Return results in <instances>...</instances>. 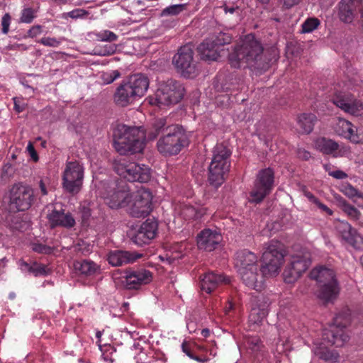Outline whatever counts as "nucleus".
Returning a JSON list of instances; mask_svg holds the SVG:
<instances>
[{
  "label": "nucleus",
  "mask_w": 363,
  "mask_h": 363,
  "mask_svg": "<svg viewBox=\"0 0 363 363\" xmlns=\"http://www.w3.org/2000/svg\"><path fill=\"white\" fill-rule=\"evenodd\" d=\"M277 57L276 48L272 47L264 51L260 41L254 35L249 34L245 36L228 58L231 67L234 68L247 66L262 72L268 69L270 63L276 61Z\"/></svg>",
  "instance_id": "obj_1"
},
{
  "label": "nucleus",
  "mask_w": 363,
  "mask_h": 363,
  "mask_svg": "<svg viewBox=\"0 0 363 363\" xmlns=\"http://www.w3.org/2000/svg\"><path fill=\"white\" fill-rule=\"evenodd\" d=\"M286 252L282 243L277 240H272L265 247L262 254V264L245 269H240L238 272L243 283L250 288L257 291L262 288L264 277L277 276L284 263Z\"/></svg>",
  "instance_id": "obj_2"
},
{
  "label": "nucleus",
  "mask_w": 363,
  "mask_h": 363,
  "mask_svg": "<svg viewBox=\"0 0 363 363\" xmlns=\"http://www.w3.org/2000/svg\"><path fill=\"white\" fill-rule=\"evenodd\" d=\"M154 133H150V139H155L160 133L164 136L157 141V149L164 155H177L182 147L189 145L188 136L183 127L178 124H170L167 118L156 119L153 123Z\"/></svg>",
  "instance_id": "obj_3"
},
{
  "label": "nucleus",
  "mask_w": 363,
  "mask_h": 363,
  "mask_svg": "<svg viewBox=\"0 0 363 363\" xmlns=\"http://www.w3.org/2000/svg\"><path fill=\"white\" fill-rule=\"evenodd\" d=\"M113 146L120 155L141 152L145 146V133L142 127L119 124L113 133Z\"/></svg>",
  "instance_id": "obj_4"
},
{
  "label": "nucleus",
  "mask_w": 363,
  "mask_h": 363,
  "mask_svg": "<svg viewBox=\"0 0 363 363\" xmlns=\"http://www.w3.org/2000/svg\"><path fill=\"white\" fill-rule=\"evenodd\" d=\"M149 79L142 74H136L123 80L113 94L114 103L121 107L128 106L146 93Z\"/></svg>",
  "instance_id": "obj_5"
},
{
  "label": "nucleus",
  "mask_w": 363,
  "mask_h": 363,
  "mask_svg": "<svg viewBox=\"0 0 363 363\" xmlns=\"http://www.w3.org/2000/svg\"><path fill=\"white\" fill-rule=\"evenodd\" d=\"M312 279L316 281L318 286L317 296L325 303H332L337 297L340 288L336 275L333 269L319 266L310 272Z\"/></svg>",
  "instance_id": "obj_6"
},
{
  "label": "nucleus",
  "mask_w": 363,
  "mask_h": 363,
  "mask_svg": "<svg viewBox=\"0 0 363 363\" xmlns=\"http://www.w3.org/2000/svg\"><path fill=\"white\" fill-rule=\"evenodd\" d=\"M230 150L223 144H217L212 151V160L208 167V182L215 186H220L230 170Z\"/></svg>",
  "instance_id": "obj_7"
},
{
  "label": "nucleus",
  "mask_w": 363,
  "mask_h": 363,
  "mask_svg": "<svg viewBox=\"0 0 363 363\" xmlns=\"http://www.w3.org/2000/svg\"><path fill=\"white\" fill-rule=\"evenodd\" d=\"M184 95V88L178 81L169 79L160 84L155 97L150 99L151 104L169 106L179 102Z\"/></svg>",
  "instance_id": "obj_8"
},
{
  "label": "nucleus",
  "mask_w": 363,
  "mask_h": 363,
  "mask_svg": "<svg viewBox=\"0 0 363 363\" xmlns=\"http://www.w3.org/2000/svg\"><path fill=\"white\" fill-rule=\"evenodd\" d=\"M84 168L77 160L67 161L62 174V187L72 195L77 194L82 189Z\"/></svg>",
  "instance_id": "obj_9"
},
{
  "label": "nucleus",
  "mask_w": 363,
  "mask_h": 363,
  "mask_svg": "<svg viewBox=\"0 0 363 363\" xmlns=\"http://www.w3.org/2000/svg\"><path fill=\"white\" fill-rule=\"evenodd\" d=\"M115 172L128 182H147L150 179V169L144 164L127 162L123 159H118L114 163Z\"/></svg>",
  "instance_id": "obj_10"
},
{
  "label": "nucleus",
  "mask_w": 363,
  "mask_h": 363,
  "mask_svg": "<svg viewBox=\"0 0 363 363\" xmlns=\"http://www.w3.org/2000/svg\"><path fill=\"white\" fill-rule=\"evenodd\" d=\"M350 323V317L347 312L338 313L333 320V325L324 332L323 340L336 347L343 346L350 339L344 330Z\"/></svg>",
  "instance_id": "obj_11"
},
{
  "label": "nucleus",
  "mask_w": 363,
  "mask_h": 363,
  "mask_svg": "<svg viewBox=\"0 0 363 363\" xmlns=\"http://www.w3.org/2000/svg\"><path fill=\"white\" fill-rule=\"evenodd\" d=\"M311 255L308 252H301L291 256L284 268L283 277L285 282H296L311 265Z\"/></svg>",
  "instance_id": "obj_12"
},
{
  "label": "nucleus",
  "mask_w": 363,
  "mask_h": 363,
  "mask_svg": "<svg viewBox=\"0 0 363 363\" xmlns=\"http://www.w3.org/2000/svg\"><path fill=\"white\" fill-rule=\"evenodd\" d=\"M152 196L150 191L145 188H140L131 194L130 203L128 206V212L135 218H145L149 215L152 210Z\"/></svg>",
  "instance_id": "obj_13"
},
{
  "label": "nucleus",
  "mask_w": 363,
  "mask_h": 363,
  "mask_svg": "<svg viewBox=\"0 0 363 363\" xmlns=\"http://www.w3.org/2000/svg\"><path fill=\"white\" fill-rule=\"evenodd\" d=\"M9 208L14 211L28 210L34 201L33 190L28 185L18 183L10 190Z\"/></svg>",
  "instance_id": "obj_14"
},
{
  "label": "nucleus",
  "mask_w": 363,
  "mask_h": 363,
  "mask_svg": "<svg viewBox=\"0 0 363 363\" xmlns=\"http://www.w3.org/2000/svg\"><path fill=\"white\" fill-rule=\"evenodd\" d=\"M274 178V174L271 168L264 169L259 172L254 187L250 192L251 202L258 203L271 192L273 188Z\"/></svg>",
  "instance_id": "obj_15"
},
{
  "label": "nucleus",
  "mask_w": 363,
  "mask_h": 363,
  "mask_svg": "<svg viewBox=\"0 0 363 363\" xmlns=\"http://www.w3.org/2000/svg\"><path fill=\"white\" fill-rule=\"evenodd\" d=\"M104 196L107 205L111 208H118L128 206L130 203L131 193L129 187L123 182L116 184L111 183Z\"/></svg>",
  "instance_id": "obj_16"
},
{
  "label": "nucleus",
  "mask_w": 363,
  "mask_h": 363,
  "mask_svg": "<svg viewBox=\"0 0 363 363\" xmlns=\"http://www.w3.org/2000/svg\"><path fill=\"white\" fill-rule=\"evenodd\" d=\"M193 55L191 47L186 45L181 47L173 57V64L184 77H193L196 74V66Z\"/></svg>",
  "instance_id": "obj_17"
},
{
  "label": "nucleus",
  "mask_w": 363,
  "mask_h": 363,
  "mask_svg": "<svg viewBox=\"0 0 363 363\" xmlns=\"http://www.w3.org/2000/svg\"><path fill=\"white\" fill-rule=\"evenodd\" d=\"M152 278V273L146 269H130L125 272L122 284L127 289H138L150 284Z\"/></svg>",
  "instance_id": "obj_18"
},
{
  "label": "nucleus",
  "mask_w": 363,
  "mask_h": 363,
  "mask_svg": "<svg viewBox=\"0 0 363 363\" xmlns=\"http://www.w3.org/2000/svg\"><path fill=\"white\" fill-rule=\"evenodd\" d=\"M332 101L345 113L351 115L357 116L362 113L363 104L350 94H337L333 96Z\"/></svg>",
  "instance_id": "obj_19"
},
{
  "label": "nucleus",
  "mask_w": 363,
  "mask_h": 363,
  "mask_svg": "<svg viewBox=\"0 0 363 363\" xmlns=\"http://www.w3.org/2000/svg\"><path fill=\"white\" fill-rule=\"evenodd\" d=\"M335 229L342 239L357 250L363 249V237L351 225L344 220H337Z\"/></svg>",
  "instance_id": "obj_20"
},
{
  "label": "nucleus",
  "mask_w": 363,
  "mask_h": 363,
  "mask_svg": "<svg viewBox=\"0 0 363 363\" xmlns=\"http://www.w3.org/2000/svg\"><path fill=\"white\" fill-rule=\"evenodd\" d=\"M157 231V223L155 221L147 220L139 230L132 236L131 240L138 246L148 244L153 239Z\"/></svg>",
  "instance_id": "obj_21"
},
{
  "label": "nucleus",
  "mask_w": 363,
  "mask_h": 363,
  "mask_svg": "<svg viewBox=\"0 0 363 363\" xmlns=\"http://www.w3.org/2000/svg\"><path fill=\"white\" fill-rule=\"evenodd\" d=\"M47 218L51 228L56 227L71 228L76 224L72 215L69 212H65L63 209L52 210L51 213L47 216Z\"/></svg>",
  "instance_id": "obj_22"
},
{
  "label": "nucleus",
  "mask_w": 363,
  "mask_h": 363,
  "mask_svg": "<svg viewBox=\"0 0 363 363\" xmlns=\"http://www.w3.org/2000/svg\"><path fill=\"white\" fill-rule=\"evenodd\" d=\"M221 240V235L211 229L203 230L197 236V245L199 249L213 251Z\"/></svg>",
  "instance_id": "obj_23"
},
{
  "label": "nucleus",
  "mask_w": 363,
  "mask_h": 363,
  "mask_svg": "<svg viewBox=\"0 0 363 363\" xmlns=\"http://www.w3.org/2000/svg\"><path fill=\"white\" fill-rule=\"evenodd\" d=\"M141 257L140 254L123 250L111 251L108 255V262L113 267L133 263Z\"/></svg>",
  "instance_id": "obj_24"
},
{
  "label": "nucleus",
  "mask_w": 363,
  "mask_h": 363,
  "mask_svg": "<svg viewBox=\"0 0 363 363\" xmlns=\"http://www.w3.org/2000/svg\"><path fill=\"white\" fill-rule=\"evenodd\" d=\"M229 282V278L224 277L221 274L208 272L204 274L203 277L201 279V289L207 294H210L220 284Z\"/></svg>",
  "instance_id": "obj_25"
},
{
  "label": "nucleus",
  "mask_w": 363,
  "mask_h": 363,
  "mask_svg": "<svg viewBox=\"0 0 363 363\" xmlns=\"http://www.w3.org/2000/svg\"><path fill=\"white\" fill-rule=\"evenodd\" d=\"M235 265L239 271L240 269L245 268V269L257 267V255L247 250H242L238 251L235 254Z\"/></svg>",
  "instance_id": "obj_26"
},
{
  "label": "nucleus",
  "mask_w": 363,
  "mask_h": 363,
  "mask_svg": "<svg viewBox=\"0 0 363 363\" xmlns=\"http://www.w3.org/2000/svg\"><path fill=\"white\" fill-rule=\"evenodd\" d=\"M269 303L264 297L259 298L252 307L249 315V321L252 324H259L268 314Z\"/></svg>",
  "instance_id": "obj_27"
},
{
  "label": "nucleus",
  "mask_w": 363,
  "mask_h": 363,
  "mask_svg": "<svg viewBox=\"0 0 363 363\" xmlns=\"http://www.w3.org/2000/svg\"><path fill=\"white\" fill-rule=\"evenodd\" d=\"M198 52L201 58L204 60H216L219 57L218 47L211 38L206 39L199 45Z\"/></svg>",
  "instance_id": "obj_28"
},
{
  "label": "nucleus",
  "mask_w": 363,
  "mask_h": 363,
  "mask_svg": "<svg viewBox=\"0 0 363 363\" xmlns=\"http://www.w3.org/2000/svg\"><path fill=\"white\" fill-rule=\"evenodd\" d=\"M335 131L339 135L350 140L352 143L359 142V137L355 133L353 125L344 118H338L335 126Z\"/></svg>",
  "instance_id": "obj_29"
},
{
  "label": "nucleus",
  "mask_w": 363,
  "mask_h": 363,
  "mask_svg": "<svg viewBox=\"0 0 363 363\" xmlns=\"http://www.w3.org/2000/svg\"><path fill=\"white\" fill-rule=\"evenodd\" d=\"M317 122V117L313 113H301L297 117V124L299 132L302 134H309L313 130Z\"/></svg>",
  "instance_id": "obj_30"
},
{
  "label": "nucleus",
  "mask_w": 363,
  "mask_h": 363,
  "mask_svg": "<svg viewBox=\"0 0 363 363\" xmlns=\"http://www.w3.org/2000/svg\"><path fill=\"white\" fill-rule=\"evenodd\" d=\"M354 0H342L339 5V17L345 23H351L354 18Z\"/></svg>",
  "instance_id": "obj_31"
},
{
  "label": "nucleus",
  "mask_w": 363,
  "mask_h": 363,
  "mask_svg": "<svg viewBox=\"0 0 363 363\" xmlns=\"http://www.w3.org/2000/svg\"><path fill=\"white\" fill-rule=\"evenodd\" d=\"M74 269L81 274L92 276L99 269V266L91 260L84 259L77 261L74 264Z\"/></svg>",
  "instance_id": "obj_32"
},
{
  "label": "nucleus",
  "mask_w": 363,
  "mask_h": 363,
  "mask_svg": "<svg viewBox=\"0 0 363 363\" xmlns=\"http://www.w3.org/2000/svg\"><path fill=\"white\" fill-rule=\"evenodd\" d=\"M314 353L318 358L326 362H337L340 358L339 353L335 350H330L323 346L316 347L314 350Z\"/></svg>",
  "instance_id": "obj_33"
},
{
  "label": "nucleus",
  "mask_w": 363,
  "mask_h": 363,
  "mask_svg": "<svg viewBox=\"0 0 363 363\" xmlns=\"http://www.w3.org/2000/svg\"><path fill=\"white\" fill-rule=\"evenodd\" d=\"M315 147L325 154H331L338 149L339 145L332 140L321 138L315 141Z\"/></svg>",
  "instance_id": "obj_34"
},
{
  "label": "nucleus",
  "mask_w": 363,
  "mask_h": 363,
  "mask_svg": "<svg viewBox=\"0 0 363 363\" xmlns=\"http://www.w3.org/2000/svg\"><path fill=\"white\" fill-rule=\"evenodd\" d=\"M340 207L341 210L350 218L357 220L361 217V213L354 206L348 203L345 200H340Z\"/></svg>",
  "instance_id": "obj_35"
},
{
  "label": "nucleus",
  "mask_w": 363,
  "mask_h": 363,
  "mask_svg": "<svg viewBox=\"0 0 363 363\" xmlns=\"http://www.w3.org/2000/svg\"><path fill=\"white\" fill-rule=\"evenodd\" d=\"M21 267H25L29 272L33 274L35 276L46 275L48 273V269L45 265L38 263H33L29 265L24 261L21 262Z\"/></svg>",
  "instance_id": "obj_36"
},
{
  "label": "nucleus",
  "mask_w": 363,
  "mask_h": 363,
  "mask_svg": "<svg viewBox=\"0 0 363 363\" xmlns=\"http://www.w3.org/2000/svg\"><path fill=\"white\" fill-rule=\"evenodd\" d=\"M211 39L218 48L220 45L229 44L232 40V37L228 33L220 32L217 35L211 37Z\"/></svg>",
  "instance_id": "obj_37"
},
{
  "label": "nucleus",
  "mask_w": 363,
  "mask_h": 363,
  "mask_svg": "<svg viewBox=\"0 0 363 363\" xmlns=\"http://www.w3.org/2000/svg\"><path fill=\"white\" fill-rule=\"evenodd\" d=\"M320 21L318 18H310L302 24V33H311L318 28Z\"/></svg>",
  "instance_id": "obj_38"
},
{
  "label": "nucleus",
  "mask_w": 363,
  "mask_h": 363,
  "mask_svg": "<svg viewBox=\"0 0 363 363\" xmlns=\"http://www.w3.org/2000/svg\"><path fill=\"white\" fill-rule=\"evenodd\" d=\"M185 9V4H174L165 8L162 11V16H175L180 13Z\"/></svg>",
  "instance_id": "obj_39"
},
{
  "label": "nucleus",
  "mask_w": 363,
  "mask_h": 363,
  "mask_svg": "<svg viewBox=\"0 0 363 363\" xmlns=\"http://www.w3.org/2000/svg\"><path fill=\"white\" fill-rule=\"evenodd\" d=\"M35 18V11L32 8H25L21 11L20 22L30 23Z\"/></svg>",
  "instance_id": "obj_40"
},
{
  "label": "nucleus",
  "mask_w": 363,
  "mask_h": 363,
  "mask_svg": "<svg viewBox=\"0 0 363 363\" xmlns=\"http://www.w3.org/2000/svg\"><path fill=\"white\" fill-rule=\"evenodd\" d=\"M342 191L345 196H347L350 199H354L355 197L362 198V194L359 193L357 189H356L350 184L344 186L342 189Z\"/></svg>",
  "instance_id": "obj_41"
},
{
  "label": "nucleus",
  "mask_w": 363,
  "mask_h": 363,
  "mask_svg": "<svg viewBox=\"0 0 363 363\" xmlns=\"http://www.w3.org/2000/svg\"><path fill=\"white\" fill-rule=\"evenodd\" d=\"M97 37L101 41L113 42L118 38V36L112 31L103 30L97 34Z\"/></svg>",
  "instance_id": "obj_42"
},
{
  "label": "nucleus",
  "mask_w": 363,
  "mask_h": 363,
  "mask_svg": "<svg viewBox=\"0 0 363 363\" xmlns=\"http://www.w3.org/2000/svg\"><path fill=\"white\" fill-rule=\"evenodd\" d=\"M39 43L45 46L57 48L60 45L61 40L55 38L44 37L39 40Z\"/></svg>",
  "instance_id": "obj_43"
},
{
  "label": "nucleus",
  "mask_w": 363,
  "mask_h": 363,
  "mask_svg": "<svg viewBox=\"0 0 363 363\" xmlns=\"http://www.w3.org/2000/svg\"><path fill=\"white\" fill-rule=\"evenodd\" d=\"M10 23L11 16L9 13H5L1 18L2 33L4 34L9 33Z\"/></svg>",
  "instance_id": "obj_44"
},
{
  "label": "nucleus",
  "mask_w": 363,
  "mask_h": 363,
  "mask_svg": "<svg viewBox=\"0 0 363 363\" xmlns=\"http://www.w3.org/2000/svg\"><path fill=\"white\" fill-rule=\"evenodd\" d=\"M66 14L72 18H78L86 15L87 12L84 9H77L72 10Z\"/></svg>",
  "instance_id": "obj_45"
},
{
  "label": "nucleus",
  "mask_w": 363,
  "mask_h": 363,
  "mask_svg": "<svg viewBox=\"0 0 363 363\" xmlns=\"http://www.w3.org/2000/svg\"><path fill=\"white\" fill-rule=\"evenodd\" d=\"M159 257L160 259H162L163 261L165 260L168 264H174L175 262L178 261L179 259L182 258V255H173L172 254L170 255H166L165 257L162 255H160Z\"/></svg>",
  "instance_id": "obj_46"
},
{
  "label": "nucleus",
  "mask_w": 363,
  "mask_h": 363,
  "mask_svg": "<svg viewBox=\"0 0 363 363\" xmlns=\"http://www.w3.org/2000/svg\"><path fill=\"white\" fill-rule=\"evenodd\" d=\"M27 151L28 152L31 159L34 162H38L39 160L37 152L35 150V147L31 142H29L27 146Z\"/></svg>",
  "instance_id": "obj_47"
},
{
  "label": "nucleus",
  "mask_w": 363,
  "mask_h": 363,
  "mask_svg": "<svg viewBox=\"0 0 363 363\" xmlns=\"http://www.w3.org/2000/svg\"><path fill=\"white\" fill-rule=\"evenodd\" d=\"M42 33V26L37 25L33 26L28 31V36L30 38H35Z\"/></svg>",
  "instance_id": "obj_48"
},
{
  "label": "nucleus",
  "mask_w": 363,
  "mask_h": 363,
  "mask_svg": "<svg viewBox=\"0 0 363 363\" xmlns=\"http://www.w3.org/2000/svg\"><path fill=\"white\" fill-rule=\"evenodd\" d=\"M296 154L297 157L303 160H308L311 157V153L301 147L297 149Z\"/></svg>",
  "instance_id": "obj_49"
},
{
  "label": "nucleus",
  "mask_w": 363,
  "mask_h": 363,
  "mask_svg": "<svg viewBox=\"0 0 363 363\" xmlns=\"http://www.w3.org/2000/svg\"><path fill=\"white\" fill-rule=\"evenodd\" d=\"M224 12L230 14H234L235 13L237 16L240 15V9L238 6H229L225 4L223 6Z\"/></svg>",
  "instance_id": "obj_50"
},
{
  "label": "nucleus",
  "mask_w": 363,
  "mask_h": 363,
  "mask_svg": "<svg viewBox=\"0 0 363 363\" xmlns=\"http://www.w3.org/2000/svg\"><path fill=\"white\" fill-rule=\"evenodd\" d=\"M33 250L35 252H37L39 253H45V254L50 253L51 251L50 247H49L46 245H42V244L35 245L33 247Z\"/></svg>",
  "instance_id": "obj_51"
},
{
  "label": "nucleus",
  "mask_w": 363,
  "mask_h": 363,
  "mask_svg": "<svg viewBox=\"0 0 363 363\" xmlns=\"http://www.w3.org/2000/svg\"><path fill=\"white\" fill-rule=\"evenodd\" d=\"M106 75L107 76L106 84H111L120 77V72L118 70H113L110 73H106Z\"/></svg>",
  "instance_id": "obj_52"
},
{
  "label": "nucleus",
  "mask_w": 363,
  "mask_h": 363,
  "mask_svg": "<svg viewBox=\"0 0 363 363\" xmlns=\"http://www.w3.org/2000/svg\"><path fill=\"white\" fill-rule=\"evenodd\" d=\"M329 175L332 176L333 177L338 179H343L347 177V175L346 173L341 170H337L334 172H331L329 173Z\"/></svg>",
  "instance_id": "obj_53"
},
{
  "label": "nucleus",
  "mask_w": 363,
  "mask_h": 363,
  "mask_svg": "<svg viewBox=\"0 0 363 363\" xmlns=\"http://www.w3.org/2000/svg\"><path fill=\"white\" fill-rule=\"evenodd\" d=\"M284 6L289 9L299 3L301 0H278Z\"/></svg>",
  "instance_id": "obj_54"
},
{
  "label": "nucleus",
  "mask_w": 363,
  "mask_h": 363,
  "mask_svg": "<svg viewBox=\"0 0 363 363\" xmlns=\"http://www.w3.org/2000/svg\"><path fill=\"white\" fill-rule=\"evenodd\" d=\"M315 204H316L320 209L325 211L327 214L330 216L333 215V211L330 209L326 205L322 203L319 200H318V202H316Z\"/></svg>",
  "instance_id": "obj_55"
},
{
  "label": "nucleus",
  "mask_w": 363,
  "mask_h": 363,
  "mask_svg": "<svg viewBox=\"0 0 363 363\" xmlns=\"http://www.w3.org/2000/svg\"><path fill=\"white\" fill-rule=\"evenodd\" d=\"M182 350L189 357L193 354L188 348L187 342L186 341H184L182 344Z\"/></svg>",
  "instance_id": "obj_56"
},
{
  "label": "nucleus",
  "mask_w": 363,
  "mask_h": 363,
  "mask_svg": "<svg viewBox=\"0 0 363 363\" xmlns=\"http://www.w3.org/2000/svg\"><path fill=\"white\" fill-rule=\"evenodd\" d=\"M39 187H40L42 195L45 196V195L48 194L46 186L43 180L40 181Z\"/></svg>",
  "instance_id": "obj_57"
},
{
  "label": "nucleus",
  "mask_w": 363,
  "mask_h": 363,
  "mask_svg": "<svg viewBox=\"0 0 363 363\" xmlns=\"http://www.w3.org/2000/svg\"><path fill=\"white\" fill-rule=\"evenodd\" d=\"M306 196L313 203H315L316 202H318V199L311 193L307 192V193H306Z\"/></svg>",
  "instance_id": "obj_58"
},
{
  "label": "nucleus",
  "mask_w": 363,
  "mask_h": 363,
  "mask_svg": "<svg viewBox=\"0 0 363 363\" xmlns=\"http://www.w3.org/2000/svg\"><path fill=\"white\" fill-rule=\"evenodd\" d=\"M258 343H259V340L258 339H253V340H252V341H251V344L252 345V348L253 350L258 349L259 348Z\"/></svg>",
  "instance_id": "obj_59"
},
{
  "label": "nucleus",
  "mask_w": 363,
  "mask_h": 363,
  "mask_svg": "<svg viewBox=\"0 0 363 363\" xmlns=\"http://www.w3.org/2000/svg\"><path fill=\"white\" fill-rule=\"evenodd\" d=\"M14 108L18 113H21L23 111V108L18 105L16 100H14Z\"/></svg>",
  "instance_id": "obj_60"
},
{
  "label": "nucleus",
  "mask_w": 363,
  "mask_h": 363,
  "mask_svg": "<svg viewBox=\"0 0 363 363\" xmlns=\"http://www.w3.org/2000/svg\"><path fill=\"white\" fill-rule=\"evenodd\" d=\"M210 335V330L207 328H205V329H203L201 330V335L203 337H208Z\"/></svg>",
  "instance_id": "obj_61"
},
{
  "label": "nucleus",
  "mask_w": 363,
  "mask_h": 363,
  "mask_svg": "<svg viewBox=\"0 0 363 363\" xmlns=\"http://www.w3.org/2000/svg\"><path fill=\"white\" fill-rule=\"evenodd\" d=\"M190 358L192 359H194L197 362H204V360L201 359L200 357H197V356H194V354H192L191 356H190Z\"/></svg>",
  "instance_id": "obj_62"
},
{
  "label": "nucleus",
  "mask_w": 363,
  "mask_h": 363,
  "mask_svg": "<svg viewBox=\"0 0 363 363\" xmlns=\"http://www.w3.org/2000/svg\"><path fill=\"white\" fill-rule=\"evenodd\" d=\"M233 303L230 302L228 303V306L225 307V313H228L233 308Z\"/></svg>",
  "instance_id": "obj_63"
},
{
  "label": "nucleus",
  "mask_w": 363,
  "mask_h": 363,
  "mask_svg": "<svg viewBox=\"0 0 363 363\" xmlns=\"http://www.w3.org/2000/svg\"><path fill=\"white\" fill-rule=\"evenodd\" d=\"M113 52V50H112L111 52H110V51L104 52L103 53V55H111V54H112Z\"/></svg>",
  "instance_id": "obj_64"
}]
</instances>
